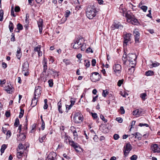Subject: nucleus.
Here are the masks:
<instances>
[{"label":"nucleus","instance_id":"nucleus-42","mask_svg":"<svg viewBox=\"0 0 160 160\" xmlns=\"http://www.w3.org/2000/svg\"><path fill=\"white\" fill-rule=\"evenodd\" d=\"M24 113V110H22V109H20V111L19 113V118H21L23 116Z\"/></svg>","mask_w":160,"mask_h":160},{"label":"nucleus","instance_id":"nucleus-14","mask_svg":"<svg viewBox=\"0 0 160 160\" xmlns=\"http://www.w3.org/2000/svg\"><path fill=\"white\" fill-rule=\"evenodd\" d=\"M151 149L153 153L160 152V148L157 144H154L151 146Z\"/></svg>","mask_w":160,"mask_h":160},{"label":"nucleus","instance_id":"nucleus-10","mask_svg":"<svg viewBox=\"0 0 160 160\" xmlns=\"http://www.w3.org/2000/svg\"><path fill=\"white\" fill-rule=\"evenodd\" d=\"M45 160H57L56 153L53 152H51L47 156Z\"/></svg>","mask_w":160,"mask_h":160},{"label":"nucleus","instance_id":"nucleus-46","mask_svg":"<svg viewBox=\"0 0 160 160\" xmlns=\"http://www.w3.org/2000/svg\"><path fill=\"white\" fill-rule=\"evenodd\" d=\"M120 113L121 114H124L125 113V111L123 107H121L120 108Z\"/></svg>","mask_w":160,"mask_h":160},{"label":"nucleus","instance_id":"nucleus-31","mask_svg":"<svg viewBox=\"0 0 160 160\" xmlns=\"http://www.w3.org/2000/svg\"><path fill=\"white\" fill-rule=\"evenodd\" d=\"M135 138H137L139 140H141L142 138V135L138 132H135Z\"/></svg>","mask_w":160,"mask_h":160},{"label":"nucleus","instance_id":"nucleus-37","mask_svg":"<svg viewBox=\"0 0 160 160\" xmlns=\"http://www.w3.org/2000/svg\"><path fill=\"white\" fill-rule=\"evenodd\" d=\"M17 28L18 31L17 32H19V30H22L23 29V26L22 25H21L20 23L18 24L17 25Z\"/></svg>","mask_w":160,"mask_h":160},{"label":"nucleus","instance_id":"nucleus-21","mask_svg":"<svg viewBox=\"0 0 160 160\" xmlns=\"http://www.w3.org/2000/svg\"><path fill=\"white\" fill-rule=\"evenodd\" d=\"M5 90L9 93H11L12 92L13 88L12 86L11 85L10 86L8 85L7 87H6Z\"/></svg>","mask_w":160,"mask_h":160},{"label":"nucleus","instance_id":"nucleus-13","mask_svg":"<svg viewBox=\"0 0 160 160\" xmlns=\"http://www.w3.org/2000/svg\"><path fill=\"white\" fill-rule=\"evenodd\" d=\"M70 144L72 147L75 150L77 151H79L78 149L81 148L79 145L77 143L73 141H70L69 140Z\"/></svg>","mask_w":160,"mask_h":160},{"label":"nucleus","instance_id":"nucleus-24","mask_svg":"<svg viewBox=\"0 0 160 160\" xmlns=\"http://www.w3.org/2000/svg\"><path fill=\"white\" fill-rule=\"evenodd\" d=\"M38 98H36L34 96V98L32 99L31 104L33 107L36 105L38 102L37 100Z\"/></svg>","mask_w":160,"mask_h":160},{"label":"nucleus","instance_id":"nucleus-2","mask_svg":"<svg viewBox=\"0 0 160 160\" xmlns=\"http://www.w3.org/2000/svg\"><path fill=\"white\" fill-rule=\"evenodd\" d=\"M83 41L82 38L81 37H79L74 40L73 42L72 43L71 45L73 46L74 48L78 49L80 48Z\"/></svg>","mask_w":160,"mask_h":160},{"label":"nucleus","instance_id":"nucleus-20","mask_svg":"<svg viewBox=\"0 0 160 160\" xmlns=\"http://www.w3.org/2000/svg\"><path fill=\"white\" fill-rule=\"evenodd\" d=\"M70 102L71 104L69 106L68 105L66 106V109H67L68 108V110H69L70 109L72 106L74 104L75 101L74 99L72 98L70 100Z\"/></svg>","mask_w":160,"mask_h":160},{"label":"nucleus","instance_id":"nucleus-6","mask_svg":"<svg viewBox=\"0 0 160 160\" xmlns=\"http://www.w3.org/2000/svg\"><path fill=\"white\" fill-rule=\"evenodd\" d=\"M137 58L136 55L135 54L130 53L128 54V60L130 62V65L136 64V59Z\"/></svg>","mask_w":160,"mask_h":160},{"label":"nucleus","instance_id":"nucleus-11","mask_svg":"<svg viewBox=\"0 0 160 160\" xmlns=\"http://www.w3.org/2000/svg\"><path fill=\"white\" fill-rule=\"evenodd\" d=\"M133 34L134 37L135 43H138L140 42V33L136 29H135L133 32Z\"/></svg>","mask_w":160,"mask_h":160},{"label":"nucleus","instance_id":"nucleus-44","mask_svg":"<svg viewBox=\"0 0 160 160\" xmlns=\"http://www.w3.org/2000/svg\"><path fill=\"white\" fill-rule=\"evenodd\" d=\"M19 121L18 118H16L14 124V126L16 127H17L18 125H19Z\"/></svg>","mask_w":160,"mask_h":160},{"label":"nucleus","instance_id":"nucleus-57","mask_svg":"<svg viewBox=\"0 0 160 160\" xmlns=\"http://www.w3.org/2000/svg\"><path fill=\"white\" fill-rule=\"evenodd\" d=\"M22 72L25 76H27L29 73V72L28 71H22Z\"/></svg>","mask_w":160,"mask_h":160},{"label":"nucleus","instance_id":"nucleus-8","mask_svg":"<svg viewBox=\"0 0 160 160\" xmlns=\"http://www.w3.org/2000/svg\"><path fill=\"white\" fill-rule=\"evenodd\" d=\"M131 35L130 33H126L124 37V41H123V46H126L128 42L131 40Z\"/></svg>","mask_w":160,"mask_h":160},{"label":"nucleus","instance_id":"nucleus-52","mask_svg":"<svg viewBox=\"0 0 160 160\" xmlns=\"http://www.w3.org/2000/svg\"><path fill=\"white\" fill-rule=\"evenodd\" d=\"M116 120L119 123H121L123 121L122 119L121 118H117L116 119Z\"/></svg>","mask_w":160,"mask_h":160},{"label":"nucleus","instance_id":"nucleus-54","mask_svg":"<svg viewBox=\"0 0 160 160\" xmlns=\"http://www.w3.org/2000/svg\"><path fill=\"white\" fill-rule=\"evenodd\" d=\"M92 116L94 118H97L98 117L97 114L96 113H91Z\"/></svg>","mask_w":160,"mask_h":160},{"label":"nucleus","instance_id":"nucleus-58","mask_svg":"<svg viewBox=\"0 0 160 160\" xmlns=\"http://www.w3.org/2000/svg\"><path fill=\"white\" fill-rule=\"evenodd\" d=\"M20 10V7L19 6H16L14 8V10L15 12H18Z\"/></svg>","mask_w":160,"mask_h":160},{"label":"nucleus","instance_id":"nucleus-9","mask_svg":"<svg viewBox=\"0 0 160 160\" xmlns=\"http://www.w3.org/2000/svg\"><path fill=\"white\" fill-rule=\"evenodd\" d=\"M124 156H127L129 152L132 150L131 145L129 143H128L124 146Z\"/></svg>","mask_w":160,"mask_h":160},{"label":"nucleus","instance_id":"nucleus-43","mask_svg":"<svg viewBox=\"0 0 160 160\" xmlns=\"http://www.w3.org/2000/svg\"><path fill=\"white\" fill-rule=\"evenodd\" d=\"M159 65V63L158 62L155 63L152 62V64L150 65L151 66H152L151 68L156 67Z\"/></svg>","mask_w":160,"mask_h":160},{"label":"nucleus","instance_id":"nucleus-29","mask_svg":"<svg viewBox=\"0 0 160 160\" xmlns=\"http://www.w3.org/2000/svg\"><path fill=\"white\" fill-rule=\"evenodd\" d=\"M85 66L87 68L89 67L90 65V61L87 60H85L84 61Z\"/></svg>","mask_w":160,"mask_h":160},{"label":"nucleus","instance_id":"nucleus-5","mask_svg":"<svg viewBox=\"0 0 160 160\" xmlns=\"http://www.w3.org/2000/svg\"><path fill=\"white\" fill-rule=\"evenodd\" d=\"M83 120V116L79 112L75 113L73 117V120L76 123H79Z\"/></svg>","mask_w":160,"mask_h":160},{"label":"nucleus","instance_id":"nucleus-64","mask_svg":"<svg viewBox=\"0 0 160 160\" xmlns=\"http://www.w3.org/2000/svg\"><path fill=\"white\" fill-rule=\"evenodd\" d=\"M37 3L42 4L43 2L44 1L43 0H35Z\"/></svg>","mask_w":160,"mask_h":160},{"label":"nucleus","instance_id":"nucleus-59","mask_svg":"<svg viewBox=\"0 0 160 160\" xmlns=\"http://www.w3.org/2000/svg\"><path fill=\"white\" fill-rule=\"evenodd\" d=\"M139 126L140 127L145 126L146 127H148L149 126L147 124H146V123L143 124V123H140L139 125Z\"/></svg>","mask_w":160,"mask_h":160},{"label":"nucleus","instance_id":"nucleus-55","mask_svg":"<svg viewBox=\"0 0 160 160\" xmlns=\"http://www.w3.org/2000/svg\"><path fill=\"white\" fill-rule=\"evenodd\" d=\"M86 51L87 53H89L90 52L91 53L93 52V51L92 50V49L91 48H90V47H89L87 49Z\"/></svg>","mask_w":160,"mask_h":160},{"label":"nucleus","instance_id":"nucleus-41","mask_svg":"<svg viewBox=\"0 0 160 160\" xmlns=\"http://www.w3.org/2000/svg\"><path fill=\"white\" fill-rule=\"evenodd\" d=\"M70 13L71 12L70 11L67 10L65 11V12L64 16L66 18H67L69 16Z\"/></svg>","mask_w":160,"mask_h":160},{"label":"nucleus","instance_id":"nucleus-35","mask_svg":"<svg viewBox=\"0 0 160 160\" xmlns=\"http://www.w3.org/2000/svg\"><path fill=\"white\" fill-rule=\"evenodd\" d=\"M74 136V139L75 141H77L78 140V134L76 131H74L73 132Z\"/></svg>","mask_w":160,"mask_h":160},{"label":"nucleus","instance_id":"nucleus-28","mask_svg":"<svg viewBox=\"0 0 160 160\" xmlns=\"http://www.w3.org/2000/svg\"><path fill=\"white\" fill-rule=\"evenodd\" d=\"M154 74V72L152 71L149 70L145 72V75L147 76H152Z\"/></svg>","mask_w":160,"mask_h":160},{"label":"nucleus","instance_id":"nucleus-45","mask_svg":"<svg viewBox=\"0 0 160 160\" xmlns=\"http://www.w3.org/2000/svg\"><path fill=\"white\" fill-rule=\"evenodd\" d=\"M48 82L49 87H52L53 85V82L52 80V79H50L48 81Z\"/></svg>","mask_w":160,"mask_h":160},{"label":"nucleus","instance_id":"nucleus-26","mask_svg":"<svg viewBox=\"0 0 160 160\" xmlns=\"http://www.w3.org/2000/svg\"><path fill=\"white\" fill-rule=\"evenodd\" d=\"M9 30H10V32H12L13 31L14 27H13V24L11 21L9 22Z\"/></svg>","mask_w":160,"mask_h":160},{"label":"nucleus","instance_id":"nucleus-15","mask_svg":"<svg viewBox=\"0 0 160 160\" xmlns=\"http://www.w3.org/2000/svg\"><path fill=\"white\" fill-rule=\"evenodd\" d=\"M123 27L122 26L119 22L116 23V22H113L111 26V28L112 30H114L116 29L119 28L122 29V28Z\"/></svg>","mask_w":160,"mask_h":160},{"label":"nucleus","instance_id":"nucleus-56","mask_svg":"<svg viewBox=\"0 0 160 160\" xmlns=\"http://www.w3.org/2000/svg\"><path fill=\"white\" fill-rule=\"evenodd\" d=\"M107 94V91L106 90H103L102 93V95L104 97H105Z\"/></svg>","mask_w":160,"mask_h":160},{"label":"nucleus","instance_id":"nucleus-12","mask_svg":"<svg viewBox=\"0 0 160 160\" xmlns=\"http://www.w3.org/2000/svg\"><path fill=\"white\" fill-rule=\"evenodd\" d=\"M41 93V87L38 86L35 88L34 96L36 98L40 97Z\"/></svg>","mask_w":160,"mask_h":160},{"label":"nucleus","instance_id":"nucleus-33","mask_svg":"<svg viewBox=\"0 0 160 160\" xmlns=\"http://www.w3.org/2000/svg\"><path fill=\"white\" fill-rule=\"evenodd\" d=\"M6 148L7 146L6 144H3L2 145L1 149V152L2 154L4 152V150Z\"/></svg>","mask_w":160,"mask_h":160},{"label":"nucleus","instance_id":"nucleus-19","mask_svg":"<svg viewBox=\"0 0 160 160\" xmlns=\"http://www.w3.org/2000/svg\"><path fill=\"white\" fill-rule=\"evenodd\" d=\"M22 55L21 49L20 47H18L16 52V56L17 58L20 59Z\"/></svg>","mask_w":160,"mask_h":160},{"label":"nucleus","instance_id":"nucleus-25","mask_svg":"<svg viewBox=\"0 0 160 160\" xmlns=\"http://www.w3.org/2000/svg\"><path fill=\"white\" fill-rule=\"evenodd\" d=\"M23 152L21 151H18V152L17 154V158L18 159H21L22 157V155L23 154Z\"/></svg>","mask_w":160,"mask_h":160},{"label":"nucleus","instance_id":"nucleus-63","mask_svg":"<svg viewBox=\"0 0 160 160\" xmlns=\"http://www.w3.org/2000/svg\"><path fill=\"white\" fill-rule=\"evenodd\" d=\"M2 66L4 68H5L7 67V64L5 62H3L2 63Z\"/></svg>","mask_w":160,"mask_h":160},{"label":"nucleus","instance_id":"nucleus-50","mask_svg":"<svg viewBox=\"0 0 160 160\" xmlns=\"http://www.w3.org/2000/svg\"><path fill=\"white\" fill-rule=\"evenodd\" d=\"M147 8V7L145 6H142L141 7V8L144 12L146 11Z\"/></svg>","mask_w":160,"mask_h":160},{"label":"nucleus","instance_id":"nucleus-34","mask_svg":"<svg viewBox=\"0 0 160 160\" xmlns=\"http://www.w3.org/2000/svg\"><path fill=\"white\" fill-rule=\"evenodd\" d=\"M46 138V135H44L41 138L39 137V141L40 142L42 143V142H44V140Z\"/></svg>","mask_w":160,"mask_h":160},{"label":"nucleus","instance_id":"nucleus-30","mask_svg":"<svg viewBox=\"0 0 160 160\" xmlns=\"http://www.w3.org/2000/svg\"><path fill=\"white\" fill-rule=\"evenodd\" d=\"M147 95L145 93H141L140 95V97L142 98V100L144 101L146 99V97Z\"/></svg>","mask_w":160,"mask_h":160},{"label":"nucleus","instance_id":"nucleus-3","mask_svg":"<svg viewBox=\"0 0 160 160\" xmlns=\"http://www.w3.org/2000/svg\"><path fill=\"white\" fill-rule=\"evenodd\" d=\"M96 10L92 8H89L86 12L87 17L89 19H92L96 15Z\"/></svg>","mask_w":160,"mask_h":160},{"label":"nucleus","instance_id":"nucleus-32","mask_svg":"<svg viewBox=\"0 0 160 160\" xmlns=\"http://www.w3.org/2000/svg\"><path fill=\"white\" fill-rule=\"evenodd\" d=\"M128 59L127 58V56L126 54H124L122 57V60L124 64L125 63Z\"/></svg>","mask_w":160,"mask_h":160},{"label":"nucleus","instance_id":"nucleus-62","mask_svg":"<svg viewBox=\"0 0 160 160\" xmlns=\"http://www.w3.org/2000/svg\"><path fill=\"white\" fill-rule=\"evenodd\" d=\"M63 62H65L67 65L69 64L70 62L69 60L67 59H63Z\"/></svg>","mask_w":160,"mask_h":160},{"label":"nucleus","instance_id":"nucleus-61","mask_svg":"<svg viewBox=\"0 0 160 160\" xmlns=\"http://www.w3.org/2000/svg\"><path fill=\"white\" fill-rule=\"evenodd\" d=\"M40 50V46L39 47H36L35 48H34V51L35 52H38V51H39Z\"/></svg>","mask_w":160,"mask_h":160},{"label":"nucleus","instance_id":"nucleus-47","mask_svg":"<svg viewBox=\"0 0 160 160\" xmlns=\"http://www.w3.org/2000/svg\"><path fill=\"white\" fill-rule=\"evenodd\" d=\"M124 80L123 79L120 80L118 81V85L119 87H120L121 86V85L122 84Z\"/></svg>","mask_w":160,"mask_h":160},{"label":"nucleus","instance_id":"nucleus-51","mask_svg":"<svg viewBox=\"0 0 160 160\" xmlns=\"http://www.w3.org/2000/svg\"><path fill=\"white\" fill-rule=\"evenodd\" d=\"M137 158V156L135 155H133L130 158L131 160H136Z\"/></svg>","mask_w":160,"mask_h":160},{"label":"nucleus","instance_id":"nucleus-7","mask_svg":"<svg viewBox=\"0 0 160 160\" xmlns=\"http://www.w3.org/2000/svg\"><path fill=\"white\" fill-rule=\"evenodd\" d=\"M101 76L100 74L97 72H93L92 75L90 76V79L93 82H95L98 81L101 78Z\"/></svg>","mask_w":160,"mask_h":160},{"label":"nucleus","instance_id":"nucleus-40","mask_svg":"<svg viewBox=\"0 0 160 160\" xmlns=\"http://www.w3.org/2000/svg\"><path fill=\"white\" fill-rule=\"evenodd\" d=\"M3 11L2 10H0V21H2L3 19Z\"/></svg>","mask_w":160,"mask_h":160},{"label":"nucleus","instance_id":"nucleus-17","mask_svg":"<svg viewBox=\"0 0 160 160\" xmlns=\"http://www.w3.org/2000/svg\"><path fill=\"white\" fill-rule=\"evenodd\" d=\"M29 64L27 61L25 62L22 64V71H28Z\"/></svg>","mask_w":160,"mask_h":160},{"label":"nucleus","instance_id":"nucleus-53","mask_svg":"<svg viewBox=\"0 0 160 160\" xmlns=\"http://www.w3.org/2000/svg\"><path fill=\"white\" fill-rule=\"evenodd\" d=\"M96 61L95 59H93L92 61V66H94L96 65Z\"/></svg>","mask_w":160,"mask_h":160},{"label":"nucleus","instance_id":"nucleus-60","mask_svg":"<svg viewBox=\"0 0 160 160\" xmlns=\"http://www.w3.org/2000/svg\"><path fill=\"white\" fill-rule=\"evenodd\" d=\"M119 138V135L118 134H115L113 136V138L115 140H118Z\"/></svg>","mask_w":160,"mask_h":160},{"label":"nucleus","instance_id":"nucleus-18","mask_svg":"<svg viewBox=\"0 0 160 160\" xmlns=\"http://www.w3.org/2000/svg\"><path fill=\"white\" fill-rule=\"evenodd\" d=\"M142 112V111L141 110L137 109L133 111L132 114L134 115H136L137 117H138L141 115Z\"/></svg>","mask_w":160,"mask_h":160},{"label":"nucleus","instance_id":"nucleus-16","mask_svg":"<svg viewBox=\"0 0 160 160\" xmlns=\"http://www.w3.org/2000/svg\"><path fill=\"white\" fill-rule=\"evenodd\" d=\"M29 145L28 144L25 147H23L21 143H19L18 146V148L17 149V151H21L24 152V150L27 149V148L28 147Z\"/></svg>","mask_w":160,"mask_h":160},{"label":"nucleus","instance_id":"nucleus-1","mask_svg":"<svg viewBox=\"0 0 160 160\" xmlns=\"http://www.w3.org/2000/svg\"><path fill=\"white\" fill-rule=\"evenodd\" d=\"M126 17L128 22L135 25H137L138 24L137 19L135 18L134 16L132 14L127 12L126 14Z\"/></svg>","mask_w":160,"mask_h":160},{"label":"nucleus","instance_id":"nucleus-23","mask_svg":"<svg viewBox=\"0 0 160 160\" xmlns=\"http://www.w3.org/2000/svg\"><path fill=\"white\" fill-rule=\"evenodd\" d=\"M57 105L58 110L59 113H63V111L62 109V103L61 101H60L58 103Z\"/></svg>","mask_w":160,"mask_h":160},{"label":"nucleus","instance_id":"nucleus-36","mask_svg":"<svg viewBox=\"0 0 160 160\" xmlns=\"http://www.w3.org/2000/svg\"><path fill=\"white\" fill-rule=\"evenodd\" d=\"M80 48H81V51H84L86 48V44L82 42L81 45V47Z\"/></svg>","mask_w":160,"mask_h":160},{"label":"nucleus","instance_id":"nucleus-49","mask_svg":"<svg viewBox=\"0 0 160 160\" xmlns=\"http://www.w3.org/2000/svg\"><path fill=\"white\" fill-rule=\"evenodd\" d=\"M100 118L105 123L107 122V119L104 118V116L102 115L101 114L100 115Z\"/></svg>","mask_w":160,"mask_h":160},{"label":"nucleus","instance_id":"nucleus-38","mask_svg":"<svg viewBox=\"0 0 160 160\" xmlns=\"http://www.w3.org/2000/svg\"><path fill=\"white\" fill-rule=\"evenodd\" d=\"M132 65L131 66V68H130L128 69L129 71H131V72L130 74L133 73V72H134V70H135L134 68V67L135 66V65H134V64H132Z\"/></svg>","mask_w":160,"mask_h":160},{"label":"nucleus","instance_id":"nucleus-48","mask_svg":"<svg viewBox=\"0 0 160 160\" xmlns=\"http://www.w3.org/2000/svg\"><path fill=\"white\" fill-rule=\"evenodd\" d=\"M36 128V124H34L32 125V129L31 131V133H33L35 131V128Z\"/></svg>","mask_w":160,"mask_h":160},{"label":"nucleus","instance_id":"nucleus-22","mask_svg":"<svg viewBox=\"0 0 160 160\" xmlns=\"http://www.w3.org/2000/svg\"><path fill=\"white\" fill-rule=\"evenodd\" d=\"M47 60L45 58H44L43 61V72H46L47 69Z\"/></svg>","mask_w":160,"mask_h":160},{"label":"nucleus","instance_id":"nucleus-39","mask_svg":"<svg viewBox=\"0 0 160 160\" xmlns=\"http://www.w3.org/2000/svg\"><path fill=\"white\" fill-rule=\"evenodd\" d=\"M38 27H42V26L43 24L42 20V19H39L38 22Z\"/></svg>","mask_w":160,"mask_h":160},{"label":"nucleus","instance_id":"nucleus-27","mask_svg":"<svg viewBox=\"0 0 160 160\" xmlns=\"http://www.w3.org/2000/svg\"><path fill=\"white\" fill-rule=\"evenodd\" d=\"M18 138L21 141H23L26 138V136L24 134L21 133L19 135L18 137Z\"/></svg>","mask_w":160,"mask_h":160},{"label":"nucleus","instance_id":"nucleus-4","mask_svg":"<svg viewBox=\"0 0 160 160\" xmlns=\"http://www.w3.org/2000/svg\"><path fill=\"white\" fill-rule=\"evenodd\" d=\"M122 68L119 64H115L113 67V70L114 74L117 76H120Z\"/></svg>","mask_w":160,"mask_h":160}]
</instances>
